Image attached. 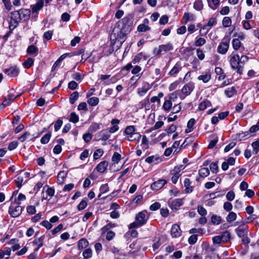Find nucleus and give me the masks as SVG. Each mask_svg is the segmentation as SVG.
Masks as SVG:
<instances>
[{
    "instance_id": "nucleus-1",
    "label": "nucleus",
    "mask_w": 259,
    "mask_h": 259,
    "mask_svg": "<svg viewBox=\"0 0 259 259\" xmlns=\"http://www.w3.org/2000/svg\"><path fill=\"white\" fill-rule=\"evenodd\" d=\"M31 11L29 9H22L11 13L9 29L13 30L21 21H26L29 18Z\"/></svg>"
},
{
    "instance_id": "nucleus-2",
    "label": "nucleus",
    "mask_w": 259,
    "mask_h": 259,
    "mask_svg": "<svg viewBox=\"0 0 259 259\" xmlns=\"http://www.w3.org/2000/svg\"><path fill=\"white\" fill-rule=\"evenodd\" d=\"M120 23H116L110 35L111 41L114 43L119 42L121 45L125 40V36L130 31H126L123 26L119 25Z\"/></svg>"
},
{
    "instance_id": "nucleus-3",
    "label": "nucleus",
    "mask_w": 259,
    "mask_h": 259,
    "mask_svg": "<svg viewBox=\"0 0 259 259\" xmlns=\"http://www.w3.org/2000/svg\"><path fill=\"white\" fill-rule=\"evenodd\" d=\"M124 134L126 136L125 139L130 142H139L141 138V134L136 132V128L134 125L126 126L124 129Z\"/></svg>"
},
{
    "instance_id": "nucleus-4",
    "label": "nucleus",
    "mask_w": 259,
    "mask_h": 259,
    "mask_svg": "<svg viewBox=\"0 0 259 259\" xmlns=\"http://www.w3.org/2000/svg\"><path fill=\"white\" fill-rule=\"evenodd\" d=\"M230 63L233 69L236 70V72L241 74L242 73L243 65L240 64L239 56L233 55L230 59Z\"/></svg>"
},
{
    "instance_id": "nucleus-5",
    "label": "nucleus",
    "mask_w": 259,
    "mask_h": 259,
    "mask_svg": "<svg viewBox=\"0 0 259 259\" xmlns=\"http://www.w3.org/2000/svg\"><path fill=\"white\" fill-rule=\"evenodd\" d=\"M173 49V47L171 44L168 43L165 45H161L159 46L158 48H155L153 50V54L155 56H161L163 53H166Z\"/></svg>"
},
{
    "instance_id": "nucleus-6",
    "label": "nucleus",
    "mask_w": 259,
    "mask_h": 259,
    "mask_svg": "<svg viewBox=\"0 0 259 259\" xmlns=\"http://www.w3.org/2000/svg\"><path fill=\"white\" fill-rule=\"evenodd\" d=\"M230 41V37L229 36H225L218 47V52L222 54H226L229 47Z\"/></svg>"
},
{
    "instance_id": "nucleus-7",
    "label": "nucleus",
    "mask_w": 259,
    "mask_h": 259,
    "mask_svg": "<svg viewBox=\"0 0 259 259\" xmlns=\"http://www.w3.org/2000/svg\"><path fill=\"white\" fill-rule=\"evenodd\" d=\"M117 23H120L119 25L123 26L126 31H131V26L133 24V16L128 15L124 17L121 20L119 21Z\"/></svg>"
},
{
    "instance_id": "nucleus-8",
    "label": "nucleus",
    "mask_w": 259,
    "mask_h": 259,
    "mask_svg": "<svg viewBox=\"0 0 259 259\" xmlns=\"http://www.w3.org/2000/svg\"><path fill=\"white\" fill-rule=\"evenodd\" d=\"M15 91L14 89H11L9 92L7 97L5 98V100L3 102L2 105L4 107H5L9 105L11 102H12L16 98L20 96V95H18L16 97H14Z\"/></svg>"
},
{
    "instance_id": "nucleus-9",
    "label": "nucleus",
    "mask_w": 259,
    "mask_h": 259,
    "mask_svg": "<svg viewBox=\"0 0 259 259\" xmlns=\"http://www.w3.org/2000/svg\"><path fill=\"white\" fill-rule=\"evenodd\" d=\"M168 206L173 210H177L184 204V199L182 198H177L169 201Z\"/></svg>"
},
{
    "instance_id": "nucleus-10",
    "label": "nucleus",
    "mask_w": 259,
    "mask_h": 259,
    "mask_svg": "<svg viewBox=\"0 0 259 259\" xmlns=\"http://www.w3.org/2000/svg\"><path fill=\"white\" fill-rule=\"evenodd\" d=\"M110 137V135L108 133V132L106 130H102L98 133H97L95 136V140L96 141L102 140L106 141Z\"/></svg>"
},
{
    "instance_id": "nucleus-11",
    "label": "nucleus",
    "mask_w": 259,
    "mask_h": 259,
    "mask_svg": "<svg viewBox=\"0 0 259 259\" xmlns=\"http://www.w3.org/2000/svg\"><path fill=\"white\" fill-rule=\"evenodd\" d=\"M167 181L165 180L159 179L153 182L151 185V188L153 190H158L167 184Z\"/></svg>"
},
{
    "instance_id": "nucleus-12",
    "label": "nucleus",
    "mask_w": 259,
    "mask_h": 259,
    "mask_svg": "<svg viewBox=\"0 0 259 259\" xmlns=\"http://www.w3.org/2000/svg\"><path fill=\"white\" fill-rule=\"evenodd\" d=\"M235 231L239 238H242L246 235H248V228L246 226L238 227Z\"/></svg>"
},
{
    "instance_id": "nucleus-13",
    "label": "nucleus",
    "mask_w": 259,
    "mask_h": 259,
    "mask_svg": "<svg viewBox=\"0 0 259 259\" xmlns=\"http://www.w3.org/2000/svg\"><path fill=\"white\" fill-rule=\"evenodd\" d=\"M194 83L192 82H190L186 84L182 89V92L185 96L189 95L194 89Z\"/></svg>"
},
{
    "instance_id": "nucleus-14",
    "label": "nucleus",
    "mask_w": 259,
    "mask_h": 259,
    "mask_svg": "<svg viewBox=\"0 0 259 259\" xmlns=\"http://www.w3.org/2000/svg\"><path fill=\"white\" fill-rule=\"evenodd\" d=\"M22 208L21 206L18 205L14 208L11 206L9 208V213L13 217H17L20 215L22 212Z\"/></svg>"
},
{
    "instance_id": "nucleus-15",
    "label": "nucleus",
    "mask_w": 259,
    "mask_h": 259,
    "mask_svg": "<svg viewBox=\"0 0 259 259\" xmlns=\"http://www.w3.org/2000/svg\"><path fill=\"white\" fill-rule=\"evenodd\" d=\"M5 73L10 77H14L18 75L19 71L16 66H12L8 69H6Z\"/></svg>"
},
{
    "instance_id": "nucleus-16",
    "label": "nucleus",
    "mask_w": 259,
    "mask_h": 259,
    "mask_svg": "<svg viewBox=\"0 0 259 259\" xmlns=\"http://www.w3.org/2000/svg\"><path fill=\"white\" fill-rule=\"evenodd\" d=\"M146 213L147 212L146 211H143L140 212L136 217V221L142 226L145 224L147 222V219H146Z\"/></svg>"
},
{
    "instance_id": "nucleus-17",
    "label": "nucleus",
    "mask_w": 259,
    "mask_h": 259,
    "mask_svg": "<svg viewBox=\"0 0 259 259\" xmlns=\"http://www.w3.org/2000/svg\"><path fill=\"white\" fill-rule=\"evenodd\" d=\"M45 238V235H42L38 238L35 239L33 241V244L35 246H37L34 249V252L37 251L41 247L43 246Z\"/></svg>"
},
{
    "instance_id": "nucleus-18",
    "label": "nucleus",
    "mask_w": 259,
    "mask_h": 259,
    "mask_svg": "<svg viewBox=\"0 0 259 259\" xmlns=\"http://www.w3.org/2000/svg\"><path fill=\"white\" fill-rule=\"evenodd\" d=\"M181 232L182 231L178 225L174 224L172 226L170 230V233L173 238H177L180 236Z\"/></svg>"
},
{
    "instance_id": "nucleus-19",
    "label": "nucleus",
    "mask_w": 259,
    "mask_h": 259,
    "mask_svg": "<svg viewBox=\"0 0 259 259\" xmlns=\"http://www.w3.org/2000/svg\"><path fill=\"white\" fill-rule=\"evenodd\" d=\"M149 20L148 19L145 18L143 20V23L139 25L138 26L137 30L139 32H145L151 29V28L148 26Z\"/></svg>"
},
{
    "instance_id": "nucleus-20",
    "label": "nucleus",
    "mask_w": 259,
    "mask_h": 259,
    "mask_svg": "<svg viewBox=\"0 0 259 259\" xmlns=\"http://www.w3.org/2000/svg\"><path fill=\"white\" fill-rule=\"evenodd\" d=\"M108 165V162L106 161H103L99 163L96 169L98 171L102 173L104 172L106 169Z\"/></svg>"
},
{
    "instance_id": "nucleus-21",
    "label": "nucleus",
    "mask_w": 259,
    "mask_h": 259,
    "mask_svg": "<svg viewBox=\"0 0 259 259\" xmlns=\"http://www.w3.org/2000/svg\"><path fill=\"white\" fill-rule=\"evenodd\" d=\"M236 94L237 90L235 87L228 88L225 90V94L228 98H231Z\"/></svg>"
},
{
    "instance_id": "nucleus-22",
    "label": "nucleus",
    "mask_w": 259,
    "mask_h": 259,
    "mask_svg": "<svg viewBox=\"0 0 259 259\" xmlns=\"http://www.w3.org/2000/svg\"><path fill=\"white\" fill-rule=\"evenodd\" d=\"M251 136L248 131L242 132L241 133L237 134L235 136L236 139L239 141L244 140L249 138Z\"/></svg>"
},
{
    "instance_id": "nucleus-23",
    "label": "nucleus",
    "mask_w": 259,
    "mask_h": 259,
    "mask_svg": "<svg viewBox=\"0 0 259 259\" xmlns=\"http://www.w3.org/2000/svg\"><path fill=\"white\" fill-rule=\"evenodd\" d=\"M68 55V53H65L61 55L53 64L52 67V71L55 70L57 67L59 66L61 62Z\"/></svg>"
},
{
    "instance_id": "nucleus-24",
    "label": "nucleus",
    "mask_w": 259,
    "mask_h": 259,
    "mask_svg": "<svg viewBox=\"0 0 259 259\" xmlns=\"http://www.w3.org/2000/svg\"><path fill=\"white\" fill-rule=\"evenodd\" d=\"M145 161L148 163L157 164L161 161V159L157 156H150L148 157L146 159Z\"/></svg>"
},
{
    "instance_id": "nucleus-25",
    "label": "nucleus",
    "mask_w": 259,
    "mask_h": 259,
    "mask_svg": "<svg viewBox=\"0 0 259 259\" xmlns=\"http://www.w3.org/2000/svg\"><path fill=\"white\" fill-rule=\"evenodd\" d=\"M182 68L180 63H177L171 70L169 72L168 74L173 76L177 74Z\"/></svg>"
},
{
    "instance_id": "nucleus-26",
    "label": "nucleus",
    "mask_w": 259,
    "mask_h": 259,
    "mask_svg": "<svg viewBox=\"0 0 259 259\" xmlns=\"http://www.w3.org/2000/svg\"><path fill=\"white\" fill-rule=\"evenodd\" d=\"M184 187H185V192L187 193H190L193 190V187L191 186V182L188 178H186L184 180Z\"/></svg>"
},
{
    "instance_id": "nucleus-27",
    "label": "nucleus",
    "mask_w": 259,
    "mask_h": 259,
    "mask_svg": "<svg viewBox=\"0 0 259 259\" xmlns=\"http://www.w3.org/2000/svg\"><path fill=\"white\" fill-rule=\"evenodd\" d=\"M11 249L10 247H5L4 250H0V259L5 257V255H8L5 257V259H8L11 254Z\"/></svg>"
},
{
    "instance_id": "nucleus-28",
    "label": "nucleus",
    "mask_w": 259,
    "mask_h": 259,
    "mask_svg": "<svg viewBox=\"0 0 259 259\" xmlns=\"http://www.w3.org/2000/svg\"><path fill=\"white\" fill-rule=\"evenodd\" d=\"M211 106V102L209 100H205L202 101L198 106V109L200 110H204L206 108Z\"/></svg>"
},
{
    "instance_id": "nucleus-29",
    "label": "nucleus",
    "mask_w": 259,
    "mask_h": 259,
    "mask_svg": "<svg viewBox=\"0 0 259 259\" xmlns=\"http://www.w3.org/2000/svg\"><path fill=\"white\" fill-rule=\"evenodd\" d=\"M196 121L194 118H191L187 123V128L185 130L186 133H189L193 130V125L195 124Z\"/></svg>"
},
{
    "instance_id": "nucleus-30",
    "label": "nucleus",
    "mask_w": 259,
    "mask_h": 259,
    "mask_svg": "<svg viewBox=\"0 0 259 259\" xmlns=\"http://www.w3.org/2000/svg\"><path fill=\"white\" fill-rule=\"evenodd\" d=\"M38 48L34 45L29 46L27 49V52L28 54L30 55L34 54L35 56H36L38 54Z\"/></svg>"
},
{
    "instance_id": "nucleus-31",
    "label": "nucleus",
    "mask_w": 259,
    "mask_h": 259,
    "mask_svg": "<svg viewBox=\"0 0 259 259\" xmlns=\"http://www.w3.org/2000/svg\"><path fill=\"white\" fill-rule=\"evenodd\" d=\"M43 6H44L41 3H39L38 1H37L36 4L31 6L32 13H37L38 11L42 9Z\"/></svg>"
},
{
    "instance_id": "nucleus-32",
    "label": "nucleus",
    "mask_w": 259,
    "mask_h": 259,
    "mask_svg": "<svg viewBox=\"0 0 259 259\" xmlns=\"http://www.w3.org/2000/svg\"><path fill=\"white\" fill-rule=\"evenodd\" d=\"M209 7L213 10H215L220 4V0H207Z\"/></svg>"
},
{
    "instance_id": "nucleus-33",
    "label": "nucleus",
    "mask_w": 259,
    "mask_h": 259,
    "mask_svg": "<svg viewBox=\"0 0 259 259\" xmlns=\"http://www.w3.org/2000/svg\"><path fill=\"white\" fill-rule=\"evenodd\" d=\"M184 23L187 24L189 21H193L194 20V16L193 14L189 13H185L183 17Z\"/></svg>"
},
{
    "instance_id": "nucleus-34",
    "label": "nucleus",
    "mask_w": 259,
    "mask_h": 259,
    "mask_svg": "<svg viewBox=\"0 0 259 259\" xmlns=\"http://www.w3.org/2000/svg\"><path fill=\"white\" fill-rule=\"evenodd\" d=\"M199 175L202 178H205L209 175V170L208 168H201L199 170Z\"/></svg>"
},
{
    "instance_id": "nucleus-35",
    "label": "nucleus",
    "mask_w": 259,
    "mask_h": 259,
    "mask_svg": "<svg viewBox=\"0 0 259 259\" xmlns=\"http://www.w3.org/2000/svg\"><path fill=\"white\" fill-rule=\"evenodd\" d=\"M89 245V242L85 238H82L78 242V247L79 249L87 247Z\"/></svg>"
},
{
    "instance_id": "nucleus-36",
    "label": "nucleus",
    "mask_w": 259,
    "mask_h": 259,
    "mask_svg": "<svg viewBox=\"0 0 259 259\" xmlns=\"http://www.w3.org/2000/svg\"><path fill=\"white\" fill-rule=\"evenodd\" d=\"M203 3L202 0H196L193 5V8L197 11H200L203 8Z\"/></svg>"
},
{
    "instance_id": "nucleus-37",
    "label": "nucleus",
    "mask_w": 259,
    "mask_h": 259,
    "mask_svg": "<svg viewBox=\"0 0 259 259\" xmlns=\"http://www.w3.org/2000/svg\"><path fill=\"white\" fill-rule=\"evenodd\" d=\"M211 78V75L209 73H206L204 75H201L198 77V79L202 80L204 83L207 82Z\"/></svg>"
},
{
    "instance_id": "nucleus-38",
    "label": "nucleus",
    "mask_w": 259,
    "mask_h": 259,
    "mask_svg": "<svg viewBox=\"0 0 259 259\" xmlns=\"http://www.w3.org/2000/svg\"><path fill=\"white\" fill-rule=\"evenodd\" d=\"M172 106V102L168 100L165 98V101L163 103L162 108L164 110L166 111H168L170 110Z\"/></svg>"
},
{
    "instance_id": "nucleus-39",
    "label": "nucleus",
    "mask_w": 259,
    "mask_h": 259,
    "mask_svg": "<svg viewBox=\"0 0 259 259\" xmlns=\"http://www.w3.org/2000/svg\"><path fill=\"white\" fill-rule=\"evenodd\" d=\"M173 171L175 173L173 174V176L171 178V181L174 184H176L181 175L177 171L176 167L174 169Z\"/></svg>"
},
{
    "instance_id": "nucleus-40",
    "label": "nucleus",
    "mask_w": 259,
    "mask_h": 259,
    "mask_svg": "<svg viewBox=\"0 0 259 259\" xmlns=\"http://www.w3.org/2000/svg\"><path fill=\"white\" fill-rule=\"evenodd\" d=\"M222 219L221 217L213 214L211 218V222L213 225H219L221 223Z\"/></svg>"
},
{
    "instance_id": "nucleus-41",
    "label": "nucleus",
    "mask_w": 259,
    "mask_h": 259,
    "mask_svg": "<svg viewBox=\"0 0 259 259\" xmlns=\"http://www.w3.org/2000/svg\"><path fill=\"white\" fill-rule=\"evenodd\" d=\"M52 134L49 132L46 134H45L41 139L40 142L42 144H47L51 137Z\"/></svg>"
},
{
    "instance_id": "nucleus-42",
    "label": "nucleus",
    "mask_w": 259,
    "mask_h": 259,
    "mask_svg": "<svg viewBox=\"0 0 259 259\" xmlns=\"http://www.w3.org/2000/svg\"><path fill=\"white\" fill-rule=\"evenodd\" d=\"M237 214L234 212H230L226 217V220L228 222H232L236 220Z\"/></svg>"
},
{
    "instance_id": "nucleus-43",
    "label": "nucleus",
    "mask_w": 259,
    "mask_h": 259,
    "mask_svg": "<svg viewBox=\"0 0 259 259\" xmlns=\"http://www.w3.org/2000/svg\"><path fill=\"white\" fill-rule=\"evenodd\" d=\"M78 98V93L77 92H74L72 93L69 98V102L70 104H73Z\"/></svg>"
},
{
    "instance_id": "nucleus-44",
    "label": "nucleus",
    "mask_w": 259,
    "mask_h": 259,
    "mask_svg": "<svg viewBox=\"0 0 259 259\" xmlns=\"http://www.w3.org/2000/svg\"><path fill=\"white\" fill-rule=\"evenodd\" d=\"M233 48L235 50H238L241 46V42L238 38H234L232 40Z\"/></svg>"
},
{
    "instance_id": "nucleus-45",
    "label": "nucleus",
    "mask_w": 259,
    "mask_h": 259,
    "mask_svg": "<svg viewBox=\"0 0 259 259\" xmlns=\"http://www.w3.org/2000/svg\"><path fill=\"white\" fill-rule=\"evenodd\" d=\"M99 98L96 97H92L88 100V104L92 106L97 105L99 103Z\"/></svg>"
},
{
    "instance_id": "nucleus-46",
    "label": "nucleus",
    "mask_w": 259,
    "mask_h": 259,
    "mask_svg": "<svg viewBox=\"0 0 259 259\" xmlns=\"http://www.w3.org/2000/svg\"><path fill=\"white\" fill-rule=\"evenodd\" d=\"M34 63V60L31 58H28L23 63V66L26 68H29L31 67Z\"/></svg>"
},
{
    "instance_id": "nucleus-47",
    "label": "nucleus",
    "mask_w": 259,
    "mask_h": 259,
    "mask_svg": "<svg viewBox=\"0 0 259 259\" xmlns=\"http://www.w3.org/2000/svg\"><path fill=\"white\" fill-rule=\"evenodd\" d=\"M220 236L223 242H227L230 238V233L228 231H225Z\"/></svg>"
},
{
    "instance_id": "nucleus-48",
    "label": "nucleus",
    "mask_w": 259,
    "mask_h": 259,
    "mask_svg": "<svg viewBox=\"0 0 259 259\" xmlns=\"http://www.w3.org/2000/svg\"><path fill=\"white\" fill-rule=\"evenodd\" d=\"M253 153L256 154L259 151V138L252 143Z\"/></svg>"
},
{
    "instance_id": "nucleus-49",
    "label": "nucleus",
    "mask_w": 259,
    "mask_h": 259,
    "mask_svg": "<svg viewBox=\"0 0 259 259\" xmlns=\"http://www.w3.org/2000/svg\"><path fill=\"white\" fill-rule=\"evenodd\" d=\"M223 25L225 27H228L231 25L232 21L230 17H225L224 18L222 22Z\"/></svg>"
},
{
    "instance_id": "nucleus-50",
    "label": "nucleus",
    "mask_w": 259,
    "mask_h": 259,
    "mask_svg": "<svg viewBox=\"0 0 259 259\" xmlns=\"http://www.w3.org/2000/svg\"><path fill=\"white\" fill-rule=\"evenodd\" d=\"M206 42V40L202 37H197L195 41V46L196 47L202 46Z\"/></svg>"
},
{
    "instance_id": "nucleus-51",
    "label": "nucleus",
    "mask_w": 259,
    "mask_h": 259,
    "mask_svg": "<svg viewBox=\"0 0 259 259\" xmlns=\"http://www.w3.org/2000/svg\"><path fill=\"white\" fill-rule=\"evenodd\" d=\"M210 170L213 173H217L219 171V167L218 166V162H212L209 165Z\"/></svg>"
},
{
    "instance_id": "nucleus-52",
    "label": "nucleus",
    "mask_w": 259,
    "mask_h": 259,
    "mask_svg": "<svg viewBox=\"0 0 259 259\" xmlns=\"http://www.w3.org/2000/svg\"><path fill=\"white\" fill-rule=\"evenodd\" d=\"M100 128V124L96 122H94L91 125L89 130L91 132L94 133L98 130H99Z\"/></svg>"
},
{
    "instance_id": "nucleus-53",
    "label": "nucleus",
    "mask_w": 259,
    "mask_h": 259,
    "mask_svg": "<svg viewBox=\"0 0 259 259\" xmlns=\"http://www.w3.org/2000/svg\"><path fill=\"white\" fill-rule=\"evenodd\" d=\"M121 160V155L118 153L115 152L114 153L112 157V160L113 162L116 163H118Z\"/></svg>"
},
{
    "instance_id": "nucleus-54",
    "label": "nucleus",
    "mask_w": 259,
    "mask_h": 259,
    "mask_svg": "<svg viewBox=\"0 0 259 259\" xmlns=\"http://www.w3.org/2000/svg\"><path fill=\"white\" fill-rule=\"evenodd\" d=\"M103 151L102 149H98L97 150H96L94 153V155H93V157H94V158L95 159H97L98 158H99L101 156H102V155L103 154Z\"/></svg>"
},
{
    "instance_id": "nucleus-55",
    "label": "nucleus",
    "mask_w": 259,
    "mask_h": 259,
    "mask_svg": "<svg viewBox=\"0 0 259 259\" xmlns=\"http://www.w3.org/2000/svg\"><path fill=\"white\" fill-rule=\"evenodd\" d=\"M87 206V199L85 198L81 201V202L78 205V209L79 210H82L84 209Z\"/></svg>"
},
{
    "instance_id": "nucleus-56",
    "label": "nucleus",
    "mask_w": 259,
    "mask_h": 259,
    "mask_svg": "<svg viewBox=\"0 0 259 259\" xmlns=\"http://www.w3.org/2000/svg\"><path fill=\"white\" fill-rule=\"evenodd\" d=\"M92 250L90 248L86 249L83 252V256L84 258H88L92 257Z\"/></svg>"
},
{
    "instance_id": "nucleus-57",
    "label": "nucleus",
    "mask_w": 259,
    "mask_h": 259,
    "mask_svg": "<svg viewBox=\"0 0 259 259\" xmlns=\"http://www.w3.org/2000/svg\"><path fill=\"white\" fill-rule=\"evenodd\" d=\"M79 120L78 116L74 112H72L70 114L69 121L73 123H77Z\"/></svg>"
},
{
    "instance_id": "nucleus-58",
    "label": "nucleus",
    "mask_w": 259,
    "mask_h": 259,
    "mask_svg": "<svg viewBox=\"0 0 259 259\" xmlns=\"http://www.w3.org/2000/svg\"><path fill=\"white\" fill-rule=\"evenodd\" d=\"M26 199V197L25 196L22 194V193H20L17 197V199H15V202L19 205L21 204V201H23L24 200Z\"/></svg>"
},
{
    "instance_id": "nucleus-59",
    "label": "nucleus",
    "mask_w": 259,
    "mask_h": 259,
    "mask_svg": "<svg viewBox=\"0 0 259 259\" xmlns=\"http://www.w3.org/2000/svg\"><path fill=\"white\" fill-rule=\"evenodd\" d=\"M259 130V122H257L255 125L251 126L249 130V134H254L256 131Z\"/></svg>"
},
{
    "instance_id": "nucleus-60",
    "label": "nucleus",
    "mask_w": 259,
    "mask_h": 259,
    "mask_svg": "<svg viewBox=\"0 0 259 259\" xmlns=\"http://www.w3.org/2000/svg\"><path fill=\"white\" fill-rule=\"evenodd\" d=\"M18 145V143L17 141H12V142H11L9 144L8 149L10 151L13 150L17 147Z\"/></svg>"
},
{
    "instance_id": "nucleus-61",
    "label": "nucleus",
    "mask_w": 259,
    "mask_h": 259,
    "mask_svg": "<svg viewBox=\"0 0 259 259\" xmlns=\"http://www.w3.org/2000/svg\"><path fill=\"white\" fill-rule=\"evenodd\" d=\"M142 145H143V149H147L148 148V141L145 135H144L142 139Z\"/></svg>"
},
{
    "instance_id": "nucleus-62",
    "label": "nucleus",
    "mask_w": 259,
    "mask_h": 259,
    "mask_svg": "<svg viewBox=\"0 0 259 259\" xmlns=\"http://www.w3.org/2000/svg\"><path fill=\"white\" fill-rule=\"evenodd\" d=\"M197 241V236L193 234L191 235L188 239V242L190 244H194Z\"/></svg>"
},
{
    "instance_id": "nucleus-63",
    "label": "nucleus",
    "mask_w": 259,
    "mask_h": 259,
    "mask_svg": "<svg viewBox=\"0 0 259 259\" xmlns=\"http://www.w3.org/2000/svg\"><path fill=\"white\" fill-rule=\"evenodd\" d=\"M210 29L211 28L209 26H208L206 24L204 25L200 31L201 35L206 34L208 33V32L210 30Z\"/></svg>"
},
{
    "instance_id": "nucleus-64",
    "label": "nucleus",
    "mask_w": 259,
    "mask_h": 259,
    "mask_svg": "<svg viewBox=\"0 0 259 259\" xmlns=\"http://www.w3.org/2000/svg\"><path fill=\"white\" fill-rule=\"evenodd\" d=\"M198 213L201 216H204L207 214V211L203 206H199L197 208Z\"/></svg>"
}]
</instances>
